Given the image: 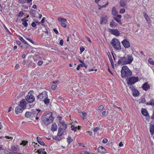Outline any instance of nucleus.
I'll return each instance as SVG.
<instances>
[{
    "label": "nucleus",
    "mask_w": 154,
    "mask_h": 154,
    "mask_svg": "<svg viewBox=\"0 0 154 154\" xmlns=\"http://www.w3.org/2000/svg\"><path fill=\"white\" fill-rule=\"evenodd\" d=\"M42 119L45 124L48 125L53 122L54 118L52 116V112H46L42 116Z\"/></svg>",
    "instance_id": "nucleus-1"
},
{
    "label": "nucleus",
    "mask_w": 154,
    "mask_h": 154,
    "mask_svg": "<svg viewBox=\"0 0 154 154\" xmlns=\"http://www.w3.org/2000/svg\"><path fill=\"white\" fill-rule=\"evenodd\" d=\"M133 58L131 55L129 54L126 57L121 58L119 60L118 63L122 65L130 64L133 61Z\"/></svg>",
    "instance_id": "nucleus-2"
},
{
    "label": "nucleus",
    "mask_w": 154,
    "mask_h": 154,
    "mask_svg": "<svg viewBox=\"0 0 154 154\" xmlns=\"http://www.w3.org/2000/svg\"><path fill=\"white\" fill-rule=\"evenodd\" d=\"M121 72L122 77L126 79L131 76L132 74L131 70L127 66H125L122 67Z\"/></svg>",
    "instance_id": "nucleus-3"
},
{
    "label": "nucleus",
    "mask_w": 154,
    "mask_h": 154,
    "mask_svg": "<svg viewBox=\"0 0 154 154\" xmlns=\"http://www.w3.org/2000/svg\"><path fill=\"white\" fill-rule=\"evenodd\" d=\"M48 97L47 92L45 91L40 93L37 96L38 99H39L40 100L43 101L45 104H48L50 101V99H48Z\"/></svg>",
    "instance_id": "nucleus-4"
},
{
    "label": "nucleus",
    "mask_w": 154,
    "mask_h": 154,
    "mask_svg": "<svg viewBox=\"0 0 154 154\" xmlns=\"http://www.w3.org/2000/svg\"><path fill=\"white\" fill-rule=\"evenodd\" d=\"M33 93L34 91H30L25 97V99L28 103H31L35 101V98L33 94Z\"/></svg>",
    "instance_id": "nucleus-5"
},
{
    "label": "nucleus",
    "mask_w": 154,
    "mask_h": 154,
    "mask_svg": "<svg viewBox=\"0 0 154 154\" xmlns=\"http://www.w3.org/2000/svg\"><path fill=\"white\" fill-rule=\"evenodd\" d=\"M139 78L138 77H132L128 78L127 83L129 85L133 84L137 82Z\"/></svg>",
    "instance_id": "nucleus-6"
},
{
    "label": "nucleus",
    "mask_w": 154,
    "mask_h": 154,
    "mask_svg": "<svg viewBox=\"0 0 154 154\" xmlns=\"http://www.w3.org/2000/svg\"><path fill=\"white\" fill-rule=\"evenodd\" d=\"M40 109H33L31 110L32 117H35L36 116H39V113L41 111Z\"/></svg>",
    "instance_id": "nucleus-7"
},
{
    "label": "nucleus",
    "mask_w": 154,
    "mask_h": 154,
    "mask_svg": "<svg viewBox=\"0 0 154 154\" xmlns=\"http://www.w3.org/2000/svg\"><path fill=\"white\" fill-rule=\"evenodd\" d=\"M27 103L25 100L23 99L20 101L19 105L24 109L26 107V105Z\"/></svg>",
    "instance_id": "nucleus-8"
},
{
    "label": "nucleus",
    "mask_w": 154,
    "mask_h": 154,
    "mask_svg": "<svg viewBox=\"0 0 154 154\" xmlns=\"http://www.w3.org/2000/svg\"><path fill=\"white\" fill-rule=\"evenodd\" d=\"M24 110V109L22 107H21L20 106L18 105L16 107L15 111V113L18 114L22 112Z\"/></svg>",
    "instance_id": "nucleus-9"
},
{
    "label": "nucleus",
    "mask_w": 154,
    "mask_h": 154,
    "mask_svg": "<svg viewBox=\"0 0 154 154\" xmlns=\"http://www.w3.org/2000/svg\"><path fill=\"white\" fill-rule=\"evenodd\" d=\"M122 43L125 47L126 48H128L130 47V43L126 40H123L122 42Z\"/></svg>",
    "instance_id": "nucleus-10"
},
{
    "label": "nucleus",
    "mask_w": 154,
    "mask_h": 154,
    "mask_svg": "<svg viewBox=\"0 0 154 154\" xmlns=\"http://www.w3.org/2000/svg\"><path fill=\"white\" fill-rule=\"evenodd\" d=\"M21 20L22 22V24L23 26L25 27H27L28 25L27 22L28 21V20L26 19V18H24L22 19Z\"/></svg>",
    "instance_id": "nucleus-11"
},
{
    "label": "nucleus",
    "mask_w": 154,
    "mask_h": 154,
    "mask_svg": "<svg viewBox=\"0 0 154 154\" xmlns=\"http://www.w3.org/2000/svg\"><path fill=\"white\" fill-rule=\"evenodd\" d=\"M107 54L108 55V57L109 58L110 61L111 63L112 67L113 69H114L115 68H114V66L113 62V60L111 56L110 55L109 52H108L107 53Z\"/></svg>",
    "instance_id": "nucleus-12"
},
{
    "label": "nucleus",
    "mask_w": 154,
    "mask_h": 154,
    "mask_svg": "<svg viewBox=\"0 0 154 154\" xmlns=\"http://www.w3.org/2000/svg\"><path fill=\"white\" fill-rule=\"evenodd\" d=\"M120 6L122 7H125L127 6V3L124 0H120L119 2Z\"/></svg>",
    "instance_id": "nucleus-13"
},
{
    "label": "nucleus",
    "mask_w": 154,
    "mask_h": 154,
    "mask_svg": "<svg viewBox=\"0 0 154 154\" xmlns=\"http://www.w3.org/2000/svg\"><path fill=\"white\" fill-rule=\"evenodd\" d=\"M98 151L100 153H104L106 152V150L103 146H100L98 148Z\"/></svg>",
    "instance_id": "nucleus-14"
},
{
    "label": "nucleus",
    "mask_w": 154,
    "mask_h": 154,
    "mask_svg": "<svg viewBox=\"0 0 154 154\" xmlns=\"http://www.w3.org/2000/svg\"><path fill=\"white\" fill-rule=\"evenodd\" d=\"M132 92L133 93V95L134 97H137L139 94L138 91L135 89H132Z\"/></svg>",
    "instance_id": "nucleus-15"
},
{
    "label": "nucleus",
    "mask_w": 154,
    "mask_h": 154,
    "mask_svg": "<svg viewBox=\"0 0 154 154\" xmlns=\"http://www.w3.org/2000/svg\"><path fill=\"white\" fill-rule=\"evenodd\" d=\"M37 140L38 142L42 146H45V143L43 141L42 139L38 137H37Z\"/></svg>",
    "instance_id": "nucleus-16"
},
{
    "label": "nucleus",
    "mask_w": 154,
    "mask_h": 154,
    "mask_svg": "<svg viewBox=\"0 0 154 154\" xmlns=\"http://www.w3.org/2000/svg\"><path fill=\"white\" fill-rule=\"evenodd\" d=\"M150 88L149 85H148L147 83H145L144 84L142 87L143 90L145 91H147Z\"/></svg>",
    "instance_id": "nucleus-17"
},
{
    "label": "nucleus",
    "mask_w": 154,
    "mask_h": 154,
    "mask_svg": "<svg viewBox=\"0 0 154 154\" xmlns=\"http://www.w3.org/2000/svg\"><path fill=\"white\" fill-rule=\"evenodd\" d=\"M107 17L106 16L103 17L101 18L100 23L102 24L105 23L107 22Z\"/></svg>",
    "instance_id": "nucleus-18"
},
{
    "label": "nucleus",
    "mask_w": 154,
    "mask_h": 154,
    "mask_svg": "<svg viewBox=\"0 0 154 154\" xmlns=\"http://www.w3.org/2000/svg\"><path fill=\"white\" fill-rule=\"evenodd\" d=\"M61 123L62 126L59 128H61L62 130H63V131H64L67 128V125L63 122H62Z\"/></svg>",
    "instance_id": "nucleus-19"
},
{
    "label": "nucleus",
    "mask_w": 154,
    "mask_h": 154,
    "mask_svg": "<svg viewBox=\"0 0 154 154\" xmlns=\"http://www.w3.org/2000/svg\"><path fill=\"white\" fill-rule=\"evenodd\" d=\"M121 47L120 43L119 41L116 39V49L119 50L121 49Z\"/></svg>",
    "instance_id": "nucleus-20"
},
{
    "label": "nucleus",
    "mask_w": 154,
    "mask_h": 154,
    "mask_svg": "<svg viewBox=\"0 0 154 154\" xmlns=\"http://www.w3.org/2000/svg\"><path fill=\"white\" fill-rule=\"evenodd\" d=\"M150 131L152 134L154 133V124H151L150 126Z\"/></svg>",
    "instance_id": "nucleus-21"
},
{
    "label": "nucleus",
    "mask_w": 154,
    "mask_h": 154,
    "mask_svg": "<svg viewBox=\"0 0 154 154\" xmlns=\"http://www.w3.org/2000/svg\"><path fill=\"white\" fill-rule=\"evenodd\" d=\"M25 116L27 118H30L31 117H32V114L31 113V111L29 112L27 111L26 112L25 114Z\"/></svg>",
    "instance_id": "nucleus-22"
},
{
    "label": "nucleus",
    "mask_w": 154,
    "mask_h": 154,
    "mask_svg": "<svg viewBox=\"0 0 154 154\" xmlns=\"http://www.w3.org/2000/svg\"><path fill=\"white\" fill-rule=\"evenodd\" d=\"M30 13L33 17H35L36 13H38V12L35 10L32 9L30 10Z\"/></svg>",
    "instance_id": "nucleus-23"
},
{
    "label": "nucleus",
    "mask_w": 154,
    "mask_h": 154,
    "mask_svg": "<svg viewBox=\"0 0 154 154\" xmlns=\"http://www.w3.org/2000/svg\"><path fill=\"white\" fill-rule=\"evenodd\" d=\"M87 65H86L85 63H83L82 64H79L78 65L77 67L76 68V69L77 70H79L80 69V67H84L85 68L87 67Z\"/></svg>",
    "instance_id": "nucleus-24"
},
{
    "label": "nucleus",
    "mask_w": 154,
    "mask_h": 154,
    "mask_svg": "<svg viewBox=\"0 0 154 154\" xmlns=\"http://www.w3.org/2000/svg\"><path fill=\"white\" fill-rule=\"evenodd\" d=\"M57 128V126L55 124H53L51 126V130L53 131H54L56 130Z\"/></svg>",
    "instance_id": "nucleus-25"
},
{
    "label": "nucleus",
    "mask_w": 154,
    "mask_h": 154,
    "mask_svg": "<svg viewBox=\"0 0 154 154\" xmlns=\"http://www.w3.org/2000/svg\"><path fill=\"white\" fill-rule=\"evenodd\" d=\"M141 112L142 114L145 116H147L148 115L147 111L145 109H142L141 110Z\"/></svg>",
    "instance_id": "nucleus-26"
},
{
    "label": "nucleus",
    "mask_w": 154,
    "mask_h": 154,
    "mask_svg": "<svg viewBox=\"0 0 154 154\" xmlns=\"http://www.w3.org/2000/svg\"><path fill=\"white\" fill-rule=\"evenodd\" d=\"M64 131H62V130H61V128H58V133L57 134V136L59 137L61 136L63 133Z\"/></svg>",
    "instance_id": "nucleus-27"
},
{
    "label": "nucleus",
    "mask_w": 154,
    "mask_h": 154,
    "mask_svg": "<svg viewBox=\"0 0 154 154\" xmlns=\"http://www.w3.org/2000/svg\"><path fill=\"white\" fill-rule=\"evenodd\" d=\"M116 39L114 38L112 40L111 42V44L112 46H113V48L115 49H116Z\"/></svg>",
    "instance_id": "nucleus-28"
},
{
    "label": "nucleus",
    "mask_w": 154,
    "mask_h": 154,
    "mask_svg": "<svg viewBox=\"0 0 154 154\" xmlns=\"http://www.w3.org/2000/svg\"><path fill=\"white\" fill-rule=\"evenodd\" d=\"M143 16L146 20V21L147 22H149V16L147 15V14L145 12H143Z\"/></svg>",
    "instance_id": "nucleus-29"
},
{
    "label": "nucleus",
    "mask_w": 154,
    "mask_h": 154,
    "mask_svg": "<svg viewBox=\"0 0 154 154\" xmlns=\"http://www.w3.org/2000/svg\"><path fill=\"white\" fill-rule=\"evenodd\" d=\"M58 20L62 23L66 22L67 21L66 20L63 18L59 17L58 18Z\"/></svg>",
    "instance_id": "nucleus-30"
},
{
    "label": "nucleus",
    "mask_w": 154,
    "mask_h": 154,
    "mask_svg": "<svg viewBox=\"0 0 154 154\" xmlns=\"http://www.w3.org/2000/svg\"><path fill=\"white\" fill-rule=\"evenodd\" d=\"M112 13L113 15L114 16L116 15V9L114 7L112 9ZM114 19L116 20V17H114Z\"/></svg>",
    "instance_id": "nucleus-31"
},
{
    "label": "nucleus",
    "mask_w": 154,
    "mask_h": 154,
    "mask_svg": "<svg viewBox=\"0 0 154 154\" xmlns=\"http://www.w3.org/2000/svg\"><path fill=\"white\" fill-rule=\"evenodd\" d=\"M86 113L85 112H82L81 116L82 117V119H86L87 118L86 117Z\"/></svg>",
    "instance_id": "nucleus-32"
},
{
    "label": "nucleus",
    "mask_w": 154,
    "mask_h": 154,
    "mask_svg": "<svg viewBox=\"0 0 154 154\" xmlns=\"http://www.w3.org/2000/svg\"><path fill=\"white\" fill-rule=\"evenodd\" d=\"M19 39L23 43L27 45H28V44L23 39V38L21 36L19 37Z\"/></svg>",
    "instance_id": "nucleus-33"
},
{
    "label": "nucleus",
    "mask_w": 154,
    "mask_h": 154,
    "mask_svg": "<svg viewBox=\"0 0 154 154\" xmlns=\"http://www.w3.org/2000/svg\"><path fill=\"white\" fill-rule=\"evenodd\" d=\"M109 32L111 33V34H112L115 35H116V30L111 29H109Z\"/></svg>",
    "instance_id": "nucleus-34"
},
{
    "label": "nucleus",
    "mask_w": 154,
    "mask_h": 154,
    "mask_svg": "<svg viewBox=\"0 0 154 154\" xmlns=\"http://www.w3.org/2000/svg\"><path fill=\"white\" fill-rule=\"evenodd\" d=\"M73 141V140L71 138L69 137H68L67 138V142L68 144H70Z\"/></svg>",
    "instance_id": "nucleus-35"
},
{
    "label": "nucleus",
    "mask_w": 154,
    "mask_h": 154,
    "mask_svg": "<svg viewBox=\"0 0 154 154\" xmlns=\"http://www.w3.org/2000/svg\"><path fill=\"white\" fill-rule=\"evenodd\" d=\"M148 62L151 64L154 65V61L151 58H149L148 60Z\"/></svg>",
    "instance_id": "nucleus-36"
},
{
    "label": "nucleus",
    "mask_w": 154,
    "mask_h": 154,
    "mask_svg": "<svg viewBox=\"0 0 154 154\" xmlns=\"http://www.w3.org/2000/svg\"><path fill=\"white\" fill-rule=\"evenodd\" d=\"M40 154H47L46 152L45 151V149L42 148L40 149Z\"/></svg>",
    "instance_id": "nucleus-37"
},
{
    "label": "nucleus",
    "mask_w": 154,
    "mask_h": 154,
    "mask_svg": "<svg viewBox=\"0 0 154 154\" xmlns=\"http://www.w3.org/2000/svg\"><path fill=\"white\" fill-rule=\"evenodd\" d=\"M147 104L149 105H154V102L153 100H151L150 101L147 103Z\"/></svg>",
    "instance_id": "nucleus-38"
},
{
    "label": "nucleus",
    "mask_w": 154,
    "mask_h": 154,
    "mask_svg": "<svg viewBox=\"0 0 154 154\" xmlns=\"http://www.w3.org/2000/svg\"><path fill=\"white\" fill-rule=\"evenodd\" d=\"M3 150L5 154H10L11 153V152L9 151L7 149H4Z\"/></svg>",
    "instance_id": "nucleus-39"
},
{
    "label": "nucleus",
    "mask_w": 154,
    "mask_h": 154,
    "mask_svg": "<svg viewBox=\"0 0 154 154\" xmlns=\"http://www.w3.org/2000/svg\"><path fill=\"white\" fill-rule=\"evenodd\" d=\"M72 130H74V131H76L77 130V128L76 127H75L74 125H72L71 126Z\"/></svg>",
    "instance_id": "nucleus-40"
},
{
    "label": "nucleus",
    "mask_w": 154,
    "mask_h": 154,
    "mask_svg": "<svg viewBox=\"0 0 154 154\" xmlns=\"http://www.w3.org/2000/svg\"><path fill=\"white\" fill-rule=\"evenodd\" d=\"M125 11V10L124 8H122L121 9L120 11H119V13L120 14H122L124 13Z\"/></svg>",
    "instance_id": "nucleus-41"
},
{
    "label": "nucleus",
    "mask_w": 154,
    "mask_h": 154,
    "mask_svg": "<svg viewBox=\"0 0 154 154\" xmlns=\"http://www.w3.org/2000/svg\"><path fill=\"white\" fill-rule=\"evenodd\" d=\"M116 21H117L120 25H122V23L120 19H118V18H116Z\"/></svg>",
    "instance_id": "nucleus-42"
},
{
    "label": "nucleus",
    "mask_w": 154,
    "mask_h": 154,
    "mask_svg": "<svg viewBox=\"0 0 154 154\" xmlns=\"http://www.w3.org/2000/svg\"><path fill=\"white\" fill-rule=\"evenodd\" d=\"M4 28H5V29L6 31L8 32L9 34H11V32L9 31V30L7 29V27L5 26H4Z\"/></svg>",
    "instance_id": "nucleus-43"
},
{
    "label": "nucleus",
    "mask_w": 154,
    "mask_h": 154,
    "mask_svg": "<svg viewBox=\"0 0 154 154\" xmlns=\"http://www.w3.org/2000/svg\"><path fill=\"white\" fill-rule=\"evenodd\" d=\"M19 2L22 4H24L26 3L24 0H19Z\"/></svg>",
    "instance_id": "nucleus-44"
},
{
    "label": "nucleus",
    "mask_w": 154,
    "mask_h": 154,
    "mask_svg": "<svg viewBox=\"0 0 154 154\" xmlns=\"http://www.w3.org/2000/svg\"><path fill=\"white\" fill-rule=\"evenodd\" d=\"M11 149H12L14 151H16L17 149V147L14 146H12Z\"/></svg>",
    "instance_id": "nucleus-45"
},
{
    "label": "nucleus",
    "mask_w": 154,
    "mask_h": 154,
    "mask_svg": "<svg viewBox=\"0 0 154 154\" xmlns=\"http://www.w3.org/2000/svg\"><path fill=\"white\" fill-rule=\"evenodd\" d=\"M27 143V142L25 141L24 140H23V141H22V143H20V145H23L25 146L26 144Z\"/></svg>",
    "instance_id": "nucleus-46"
},
{
    "label": "nucleus",
    "mask_w": 154,
    "mask_h": 154,
    "mask_svg": "<svg viewBox=\"0 0 154 154\" xmlns=\"http://www.w3.org/2000/svg\"><path fill=\"white\" fill-rule=\"evenodd\" d=\"M45 30L44 31V32L45 33V35H48V30L46 28H45Z\"/></svg>",
    "instance_id": "nucleus-47"
},
{
    "label": "nucleus",
    "mask_w": 154,
    "mask_h": 154,
    "mask_svg": "<svg viewBox=\"0 0 154 154\" xmlns=\"http://www.w3.org/2000/svg\"><path fill=\"white\" fill-rule=\"evenodd\" d=\"M114 24H115V22H114L113 20H112V21L110 23V26L111 27H113L114 25Z\"/></svg>",
    "instance_id": "nucleus-48"
},
{
    "label": "nucleus",
    "mask_w": 154,
    "mask_h": 154,
    "mask_svg": "<svg viewBox=\"0 0 154 154\" xmlns=\"http://www.w3.org/2000/svg\"><path fill=\"white\" fill-rule=\"evenodd\" d=\"M65 22L61 23V26L63 27H66V24L64 23Z\"/></svg>",
    "instance_id": "nucleus-49"
},
{
    "label": "nucleus",
    "mask_w": 154,
    "mask_h": 154,
    "mask_svg": "<svg viewBox=\"0 0 154 154\" xmlns=\"http://www.w3.org/2000/svg\"><path fill=\"white\" fill-rule=\"evenodd\" d=\"M81 154H90V152L87 151H83L81 152Z\"/></svg>",
    "instance_id": "nucleus-50"
},
{
    "label": "nucleus",
    "mask_w": 154,
    "mask_h": 154,
    "mask_svg": "<svg viewBox=\"0 0 154 154\" xmlns=\"http://www.w3.org/2000/svg\"><path fill=\"white\" fill-rule=\"evenodd\" d=\"M10 154H23L21 153L15 152H11Z\"/></svg>",
    "instance_id": "nucleus-51"
},
{
    "label": "nucleus",
    "mask_w": 154,
    "mask_h": 154,
    "mask_svg": "<svg viewBox=\"0 0 154 154\" xmlns=\"http://www.w3.org/2000/svg\"><path fill=\"white\" fill-rule=\"evenodd\" d=\"M53 138L54 140H56V141H59V139L56 136H54Z\"/></svg>",
    "instance_id": "nucleus-52"
},
{
    "label": "nucleus",
    "mask_w": 154,
    "mask_h": 154,
    "mask_svg": "<svg viewBox=\"0 0 154 154\" xmlns=\"http://www.w3.org/2000/svg\"><path fill=\"white\" fill-rule=\"evenodd\" d=\"M99 128H98L97 127L94 128L93 129V131L94 132H97V130L99 129Z\"/></svg>",
    "instance_id": "nucleus-53"
},
{
    "label": "nucleus",
    "mask_w": 154,
    "mask_h": 154,
    "mask_svg": "<svg viewBox=\"0 0 154 154\" xmlns=\"http://www.w3.org/2000/svg\"><path fill=\"white\" fill-rule=\"evenodd\" d=\"M23 14H23V11H20L19 12L18 16L19 17H22V16H23Z\"/></svg>",
    "instance_id": "nucleus-54"
},
{
    "label": "nucleus",
    "mask_w": 154,
    "mask_h": 154,
    "mask_svg": "<svg viewBox=\"0 0 154 154\" xmlns=\"http://www.w3.org/2000/svg\"><path fill=\"white\" fill-rule=\"evenodd\" d=\"M108 141V140L106 138H104L103 140V143H106Z\"/></svg>",
    "instance_id": "nucleus-55"
},
{
    "label": "nucleus",
    "mask_w": 154,
    "mask_h": 154,
    "mask_svg": "<svg viewBox=\"0 0 154 154\" xmlns=\"http://www.w3.org/2000/svg\"><path fill=\"white\" fill-rule=\"evenodd\" d=\"M103 108L104 107L102 105H100L98 109L99 110H101L103 109Z\"/></svg>",
    "instance_id": "nucleus-56"
},
{
    "label": "nucleus",
    "mask_w": 154,
    "mask_h": 154,
    "mask_svg": "<svg viewBox=\"0 0 154 154\" xmlns=\"http://www.w3.org/2000/svg\"><path fill=\"white\" fill-rule=\"evenodd\" d=\"M26 39L33 44L34 43L33 41L31 39L29 38H26Z\"/></svg>",
    "instance_id": "nucleus-57"
},
{
    "label": "nucleus",
    "mask_w": 154,
    "mask_h": 154,
    "mask_svg": "<svg viewBox=\"0 0 154 154\" xmlns=\"http://www.w3.org/2000/svg\"><path fill=\"white\" fill-rule=\"evenodd\" d=\"M85 48L83 47H80V51L81 52H83L85 50Z\"/></svg>",
    "instance_id": "nucleus-58"
},
{
    "label": "nucleus",
    "mask_w": 154,
    "mask_h": 154,
    "mask_svg": "<svg viewBox=\"0 0 154 154\" xmlns=\"http://www.w3.org/2000/svg\"><path fill=\"white\" fill-rule=\"evenodd\" d=\"M57 86L55 85H52L51 86V88L52 89L54 90L57 87Z\"/></svg>",
    "instance_id": "nucleus-59"
},
{
    "label": "nucleus",
    "mask_w": 154,
    "mask_h": 154,
    "mask_svg": "<svg viewBox=\"0 0 154 154\" xmlns=\"http://www.w3.org/2000/svg\"><path fill=\"white\" fill-rule=\"evenodd\" d=\"M53 31L56 34H58V31L55 29H53Z\"/></svg>",
    "instance_id": "nucleus-60"
},
{
    "label": "nucleus",
    "mask_w": 154,
    "mask_h": 154,
    "mask_svg": "<svg viewBox=\"0 0 154 154\" xmlns=\"http://www.w3.org/2000/svg\"><path fill=\"white\" fill-rule=\"evenodd\" d=\"M31 25L33 27H35L36 26V24L34 22H33L31 24Z\"/></svg>",
    "instance_id": "nucleus-61"
},
{
    "label": "nucleus",
    "mask_w": 154,
    "mask_h": 154,
    "mask_svg": "<svg viewBox=\"0 0 154 154\" xmlns=\"http://www.w3.org/2000/svg\"><path fill=\"white\" fill-rule=\"evenodd\" d=\"M59 44L61 46H62L63 45V39H61L60 40Z\"/></svg>",
    "instance_id": "nucleus-62"
},
{
    "label": "nucleus",
    "mask_w": 154,
    "mask_h": 154,
    "mask_svg": "<svg viewBox=\"0 0 154 154\" xmlns=\"http://www.w3.org/2000/svg\"><path fill=\"white\" fill-rule=\"evenodd\" d=\"M119 146L120 147H122L123 146V144L122 142H121L119 143Z\"/></svg>",
    "instance_id": "nucleus-63"
},
{
    "label": "nucleus",
    "mask_w": 154,
    "mask_h": 154,
    "mask_svg": "<svg viewBox=\"0 0 154 154\" xmlns=\"http://www.w3.org/2000/svg\"><path fill=\"white\" fill-rule=\"evenodd\" d=\"M120 33L119 31L116 29V36H118L119 35Z\"/></svg>",
    "instance_id": "nucleus-64"
}]
</instances>
